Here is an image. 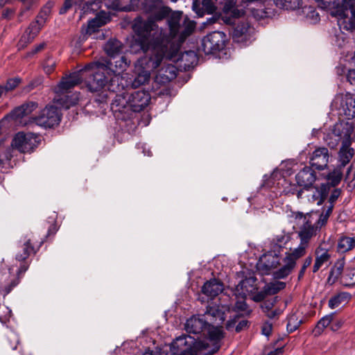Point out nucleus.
<instances>
[{
    "label": "nucleus",
    "mask_w": 355,
    "mask_h": 355,
    "mask_svg": "<svg viewBox=\"0 0 355 355\" xmlns=\"http://www.w3.org/2000/svg\"><path fill=\"white\" fill-rule=\"evenodd\" d=\"M141 10L148 15L146 20L137 17L132 28L139 37L143 49H151L152 55L148 61L141 60L146 69L140 73L135 85L144 83L149 77V71L156 68L164 59L174 60L180 46L193 31L196 24L187 17H182V12H173L162 0H144Z\"/></svg>",
    "instance_id": "f257e3e1"
},
{
    "label": "nucleus",
    "mask_w": 355,
    "mask_h": 355,
    "mask_svg": "<svg viewBox=\"0 0 355 355\" xmlns=\"http://www.w3.org/2000/svg\"><path fill=\"white\" fill-rule=\"evenodd\" d=\"M141 49L146 55L144 58L139 59L135 64L136 77L132 81L128 80L127 73H123L130 63L124 55L110 58L107 65L98 62L86 64V69H93L94 72L92 80L88 81L89 90L92 92L102 91L103 98L106 100L110 98L107 92H121L130 85L136 88L148 82L150 76L144 83L137 86L134 85L138 76L146 69V64H141L140 61L146 59L148 62L149 57L152 55L150 49L148 50H144L141 47ZM160 64L156 68L150 70L149 76L150 72L155 70Z\"/></svg>",
    "instance_id": "f03ea898"
},
{
    "label": "nucleus",
    "mask_w": 355,
    "mask_h": 355,
    "mask_svg": "<svg viewBox=\"0 0 355 355\" xmlns=\"http://www.w3.org/2000/svg\"><path fill=\"white\" fill-rule=\"evenodd\" d=\"M126 89L121 92H108L109 98H112L111 110L115 117L121 120L128 119L132 112L143 110L150 101L148 92L139 90L130 93Z\"/></svg>",
    "instance_id": "7ed1b4c3"
},
{
    "label": "nucleus",
    "mask_w": 355,
    "mask_h": 355,
    "mask_svg": "<svg viewBox=\"0 0 355 355\" xmlns=\"http://www.w3.org/2000/svg\"><path fill=\"white\" fill-rule=\"evenodd\" d=\"M186 331L189 334H193L198 337L206 338L202 341H207L210 344V354L217 352L220 347V341L223 339V334L216 329H210L208 325V320H205L202 314L196 315L189 318L184 324Z\"/></svg>",
    "instance_id": "20e7f679"
},
{
    "label": "nucleus",
    "mask_w": 355,
    "mask_h": 355,
    "mask_svg": "<svg viewBox=\"0 0 355 355\" xmlns=\"http://www.w3.org/2000/svg\"><path fill=\"white\" fill-rule=\"evenodd\" d=\"M228 295L223 294L217 301L212 302L207 306L206 311L202 314L205 320H208L211 330L216 329L223 335L221 324L226 318V313L230 311L231 304L226 302Z\"/></svg>",
    "instance_id": "39448f33"
},
{
    "label": "nucleus",
    "mask_w": 355,
    "mask_h": 355,
    "mask_svg": "<svg viewBox=\"0 0 355 355\" xmlns=\"http://www.w3.org/2000/svg\"><path fill=\"white\" fill-rule=\"evenodd\" d=\"M211 347L207 341L186 335L177 338L172 343L173 353L178 355H198L202 353L211 355L208 352Z\"/></svg>",
    "instance_id": "423d86ee"
},
{
    "label": "nucleus",
    "mask_w": 355,
    "mask_h": 355,
    "mask_svg": "<svg viewBox=\"0 0 355 355\" xmlns=\"http://www.w3.org/2000/svg\"><path fill=\"white\" fill-rule=\"evenodd\" d=\"M354 132V126L348 122H339L336 123L333 128L324 137V139L327 145L331 148H335L340 141L345 143L347 140L352 141V135Z\"/></svg>",
    "instance_id": "0eeeda50"
},
{
    "label": "nucleus",
    "mask_w": 355,
    "mask_h": 355,
    "mask_svg": "<svg viewBox=\"0 0 355 355\" xmlns=\"http://www.w3.org/2000/svg\"><path fill=\"white\" fill-rule=\"evenodd\" d=\"M307 248L304 244L300 243L297 248L286 252L282 259L283 266L273 272L274 278L284 279L289 275L295 267L297 260L305 255Z\"/></svg>",
    "instance_id": "6e6552de"
},
{
    "label": "nucleus",
    "mask_w": 355,
    "mask_h": 355,
    "mask_svg": "<svg viewBox=\"0 0 355 355\" xmlns=\"http://www.w3.org/2000/svg\"><path fill=\"white\" fill-rule=\"evenodd\" d=\"M337 9L336 15L340 28L355 31V0H341V5Z\"/></svg>",
    "instance_id": "1a4fd4ad"
},
{
    "label": "nucleus",
    "mask_w": 355,
    "mask_h": 355,
    "mask_svg": "<svg viewBox=\"0 0 355 355\" xmlns=\"http://www.w3.org/2000/svg\"><path fill=\"white\" fill-rule=\"evenodd\" d=\"M291 218L295 225L300 229L298 233L300 243L308 247L310 239L316 234L318 227L313 225L311 220V216L309 214L304 215L300 212H293Z\"/></svg>",
    "instance_id": "9d476101"
},
{
    "label": "nucleus",
    "mask_w": 355,
    "mask_h": 355,
    "mask_svg": "<svg viewBox=\"0 0 355 355\" xmlns=\"http://www.w3.org/2000/svg\"><path fill=\"white\" fill-rule=\"evenodd\" d=\"M103 3L107 9L114 11L130 12L135 10V6L132 3H127L123 0H93L85 3L83 12H96L102 7Z\"/></svg>",
    "instance_id": "9b49d317"
},
{
    "label": "nucleus",
    "mask_w": 355,
    "mask_h": 355,
    "mask_svg": "<svg viewBox=\"0 0 355 355\" xmlns=\"http://www.w3.org/2000/svg\"><path fill=\"white\" fill-rule=\"evenodd\" d=\"M40 137L32 132H19L12 139L11 146L21 153H31L37 147Z\"/></svg>",
    "instance_id": "f8f14e48"
},
{
    "label": "nucleus",
    "mask_w": 355,
    "mask_h": 355,
    "mask_svg": "<svg viewBox=\"0 0 355 355\" xmlns=\"http://www.w3.org/2000/svg\"><path fill=\"white\" fill-rule=\"evenodd\" d=\"M94 73L93 69H86L85 67L78 71L71 73L69 76L63 77L58 87L55 88L56 93H64L69 89L73 88L76 85L81 83V81L86 78L87 76H91L89 80H92L93 74ZM89 80L87 81L88 83ZM88 83L87 84V85Z\"/></svg>",
    "instance_id": "ddd939ff"
},
{
    "label": "nucleus",
    "mask_w": 355,
    "mask_h": 355,
    "mask_svg": "<svg viewBox=\"0 0 355 355\" xmlns=\"http://www.w3.org/2000/svg\"><path fill=\"white\" fill-rule=\"evenodd\" d=\"M61 119L58 108L54 105L46 106L35 118L32 119L29 123H35L36 125L44 128H51L58 125Z\"/></svg>",
    "instance_id": "4468645a"
},
{
    "label": "nucleus",
    "mask_w": 355,
    "mask_h": 355,
    "mask_svg": "<svg viewBox=\"0 0 355 355\" xmlns=\"http://www.w3.org/2000/svg\"><path fill=\"white\" fill-rule=\"evenodd\" d=\"M225 40L226 35L223 32H212L202 39L201 49L205 54L214 53L224 48Z\"/></svg>",
    "instance_id": "2eb2a0df"
},
{
    "label": "nucleus",
    "mask_w": 355,
    "mask_h": 355,
    "mask_svg": "<svg viewBox=\"0 0 355 355\" xmlns=\"http://www.w3.org/2000/svg\"><path fill=\"white\" fill-rule=\"evenodd\" d=\"M279 253L276 250H273L263 254L260 257L257 268L262 275H269L272 270L280 265V261L282 259L279 255Z\"/></svg>",
    "instance_id": "dca6fc26"
},
{
    "label": "nucleus",
    "mask_w": 355,
    "mask_h": 355,
    "mask_svg": "<svg viewBox=\"0 0 355 355\" xmlns=\"http://www.w3.org/2000/svg\"><path fill=\"white\" fill-rule=\"evenodd\" d=\"M37 107V104L35 102H28L15 108L4 119H11L17 125H26L28 124L26 118Z\"/></svg>",
    "instance_id": "f3484780"
},
{
    "label": "nucleus",
    "mask_w": 355,
    "mask_h": 355,
    "mask_svg": "<svg viewBox=\"0 0 355 355\" xmlns=\"http://www.w3.org/2000/svg\"><path fill=\"white\" fill-rule=\"evenodd\" d=\"M256 282L255 277L252 275L246 277L232 291L233 295L241 297L242 299L246 298L248 295L253 293L257 289Z\"/></svg>",
    "instance_id": "a211bd4d"
},
{
    "label": "nucleus",
    "mask_w": 355,
    "mask_h": 355,
    "mask_svg": "<svg viewBox=\"0 0 355 355\" xmlns=\"http://www.w3.org/2000/svg\"><path fill=\"white\" fill-rule=\"evenodd\" d=\"M305 190L308 193L306 194L308 200L320 205L326 199L329 191V186L327 184H322L319 187H311Z\"/></svg>",
    "instance_id": "6ab92c4d"
},
{
    "label": "nucleus",
    "mask_w": 355,
    "mask_h": 355,
    "mask_svg": "<svg viewBox=\"0 0 355 355\" xmlns=\"http://www.w3.org/2000/svg\"><path fill=\"white\" fill-rule=\"evenodd\" d=\"M295 180L298 186L309 189L315 182L316 174L311 167L305 166L297 173Z\"/></svg>",
    "instance_id": "aec40b11"
},
{
    "label": "nucleus",
    "mask_w": 355,
    "mask_h": 355,
    "mask_svg": "<svg viewBox=\"0 0 355 355\" xmlns=\"http://www.w3.org/2000/svg\"><path fill=\"white\" fill-rule=\"evenodd\" d=\"M254 31L246 21H242L236 25L233 31V39L237 42H247L249 41Z\"/></svg>",
    "instance_id": "412c9836"
},
{
    "label": "nucleus",
    "mask_w": 355,
    "mask_h": 355,
    "mask_svg": "<svg viewBox=\"0 0 355 355\" xmlns=\"http://www.w3.org/2000/svg\"><path fill=\"white\" fill-rule=\"evenodd\" d=\"M235 0H227L223 8V20L229 24H234V19L244 15V10L236 7Z\"/></svg>",
    "instance_id": "4be33fe9"
},
{
    "label": "nucleus",
    "mask_w": 355,
    "mask_h": 355,
    "mask_svg": "<svg viewBox=\"0 0 355 355\" xmlns=\"http://www.w3.org/2000/svg\"><path fill=\"white\" fill-rule=\"evenodd\" d=\"M329 150L326 148H318L315 149L310 158V164L316 169H324L329 162Z\"/></svg>",
    "instance_id": "5701e85b"
},
{
    "label": "nucleus",
    "mask_w": 355,
    "mask_h": 355,
    "mask_svg": "<svg viewBox=\"0 0 355 355\" xmlns=\"http://www.w3.org/2000/svg\"><path fill=\"white\" fill-rule=\"evenodd\" d=\"M223 290V283L216 279L206 282L202 288V293L211 299L218 296Z\"/></svg>",
    "instance_id": "b1692460"
},
{
    "label": "nucleus",
    "mask_w": 355,
    "mask_h": 355,
    "mask_svg": "<svg viewBox=\"0 0 355 355\" xmlns=\"http://www.w3.org/2000/svg\"><path fill=\"white\" fill-rule=\"evenodd\" d=\"M110 21V15L105 12H99L96 17L89 21L86 33L92 35L98 31V28Z\"/></svg>",
    "instance_id": "393cba45"
},
{
    "label": "nucleus",
    "mask_w": 355,
    "mask_h": 355,
    "mask_svg": "<svg viewBox=\"0 0 355 355\" xmlns=\"http://www.w3.org/2000/svg\"><path fill=\"white\" fill-rule=\"evenodd\" d=\"M177 76V69L173 64H166L162 67L157 72L155 80L161 83H168Z\"/></svg>",
    "instance_id": "a878e982"
},
{
    "label": "nucleus",
    "mask_w": 355,
    "mask_h": 355,
    "mask_svg": "<svg viewBox=\"0 0 355 355\" xmlns=\"http://www.w3.org/2000/svg\"><path fill=\"white\" fill-rule=\"evenodd\" d=\"M340 110L347 119L355 116V96L347 94L342 100Z\"/></svg>",
    "instance_id": "bb28decb"
},
{
    "label": "nucleus",
    "mask_w": 355,
    "mask_h": 355,
    "mask_svg": "<svg viewBox=\"0 0 355 355\" xmlns=\"http://www.w3.org/2000/svg\"><path fill=\"white\" fill-rule=\"evenodd\" d=\"M315 259L313 266V272H317L324 264H327L331 258L328 250L318 247L315 252Z\"/></svg>",
    "instance_id": "cd10ccee"
},
{
    "label": "nucleus",
    "mask_w": 355,
    "mask_h": 355,
    "mask_svg": "<svg viewBox=\"0 0 355 355\" xmlns=\"http://www.w3.org/2000/svg\"><path fill=\"white\" fill-rule=\"evenodd\" d=\"M352 142L347 140L345 143L342 144L338 153L339 161L342 167L346 166L354 156V150L350 147Z\"/></svg>",
    "instance_id": "c85d7f7f"
},
{
    "label": "nucleus",
    "mask_w": 355,
    "mask_h": 355,
    "mask_svg": "<svg viewBox=\"0 0 355 355\" xmlns=\"http://www.w3.org/2000/svg\"><path fill=\"white\" fill-rule=\"evenodd\" d=\"M345 259H338L332 268L330 270L329 275L327 278V283L330 285L334 284L338 278H341V276L344 273V267H345Z\"/></svg>",
    "instance_id": "c756f323"
},
{
    "label": "nucleus",
    "mask_w": 355,
    "mask_h": 355,
    "mask_svg": "<svg viewBox=\"0 0 355 355\" xmlns=\"http://www.w3.org/2000/svg\"><path fill=\"white\" fill-rule=\"evenodd\" d=\"M214 1V0H203L202 8L197 1H194L192 6L193 10L198 17H202L205 12L209 14L212 13L216 9Z\"/></svg>",
    "instance_id": "7c9ffc66"
},
{
    "label": "nucleus",
    "mask_w": 355,
    "mask_h": 355,
    "mask_svg": "<svg viewBox=\"0 0 355 355\" xmlns=\"http://www.w3.org/2000/svg\"><path fill=\"white\" fill-rule=\"evenodd\" d=\"M355 248V236L343 235L338 240L337 243V251L343 254Z\"/></svg>",
    "instance_id": "2f4dec72"
},
{
    "label": "nucleus",
    "mask_w": 355,
    "mask_h": 355,
    "mask_svg": "<svg viewBox=\"0 0 355 355\" xmlns=\"http://www.w3.org/2000/svg\"><path fill=\"white\" fill-rule=\"evenodd\" d=\"M104 50L110 58H112L117 56L122 51L123 45L120 41L116 39H111L105 44Z\"/></svg>",
    "instance_id": "473e14b6"
},
{
    "label": "nucleus",
    "mask_w": 355,
    "mask_h": 355,
    "mask_svg": "<svg viewBox=\"0 0 355 355\" xmlns=\"http://www.w3.org/2000/svg\"><path fill=\"white\" fill-rule=\"evenodd\" d=\"M198 56L195 51H185L181 55L180 61L183 63L182 66L185 70H189L193 67L198 62Z\"/></svg>",
    "instance_id": "72a5a7b5"
},
{
    "label": "nucleus",
    "mask_w": 355,
    "mask_h": 355,
    "mask_svg": "<svg viewBox=\"0 0 355 355\" xmlns=\"http://www.w3.org/2000/svg\"><path fill=\"white\" fill-rule=\"evenodd\" d=\"M277 7L286 10H295L302 6V0H273Z\"/></svg>",
    "instance_id": "f704fd0d"
},
{
    "label": "nucleus",
    "mask_w": 355,
    "mask_h": 355,
    "mask_svg": "<svg viewBox=\"0 0 355 355\" xmlns=\"http://www.w3.org/2000/svg\"><path fill=\"white\" fill-rule=\"evenodd\" d=\"M350 297V294L347 292L340 293L330 298L329 300V306L332 309L338 308L341 304L347 303Z\"/></svg>",
    "instance_id": "c9c22d12"
},
{
    "label": "nucleus",
    "mask_w": 355,
    "mask_h": 355,
    "mask_svg": "<svg viewBox=\"0 0 355 355\" xmlns=\"http://www.w3.org/2000/svg\"><path fill=\"white\" fill-rule=\"evenodd\" d=\"M340 283L347 287L355 285V268H347L340 278Z\"/></svg>",
    "instance_id": "e433bc0d"
},
{
    "label": "nucleus",
    "mask_w": 355,
    "mask_h": 355,
    "mask_svg": "<svg viewBox=\"0 0 355 355\" xmlns=\"http://www.w3.org/2000/svg\"><path fill=\"white\" fill-rule=\"evenodd\" d=\"M335 313H331L322 317L317 323L314 329L315 335H320L321 332L326 328L333 320Z\"/></svg>",
    "instance_id": "4c0bfd02"
},
{
    "label": "nucleus",
    "mask_w": 355,
    "mask_h": 355,
    "mask_svg": "<svg viewBox=\"0 0 355 355\" xmlns=\"http://www.w3.org/2000/svg\"><path fill=\"white\" fill-rule=\"evenodd\" d=\"M342 177L343 172L341 168H334L327 175L328 184H330L333 187L336 186L340 183Z\"/></svg>",
    "instance_id": "58836bf2"
},
{
    "label": "nucleus",
    "mask_w": 355,
    "mask_h": 355,
    "mask_svg": "<svg viewBox=\"0 0 355 355\" xmlns=\"http://www.w3.org/2000/svg\"><path fill=\"white\" fill-rule=\"evenodd\" d=\"M235 298L236 299L234 306L235 311L242 315H249L251 311L245 301V298L242 299L241 297L236 296H235Z\"/></svg>",
    "instance_id": "ea45409f"
},
{
    "label": "nucleus",
    "mask_w": 355,
    "mask_h": 355,
    "mask_svg": "<svg viewBox=\"0 0 355 355\" xmlns=\"http://www.w3.org/2000/svg\"><path fill=\"white\" fill-rule=\"evenodd\" d=\"M34 248L31 245V239H28L24 241L23 245V254L18 253L16 255V259L19 261L25 260L32 252H34Z\"/></svg>",
    "instance_id": "a19ab883"
},
{
    "label": "nucleus",
    "mask_w": 355,
    "mask_h": 355,
    "mask_svg": "<svg viewBox=\"0 0 355 355\" xmlns=\"http://www.w3.org/2000/svg\"><path fill=\"white\" fill-rule=\"evenodd\" d=\"M44 26V24H40L37 22V20L35 19V21L32 22L28 29L26 30V33L28 35V40H33L40 32L42 27Z\"/></svg>",
    "instance_id": "79ce46f5"
},
{
    "label": "nucleus",
    "mask_w": 355,
    "mask_h": 355,
    "mask_svg": "<svg viewBox=\"0 0 355 355\" xmlns=\"http://www.w3.org/2000/svg\"><path fill=\"white\" fill-rule=\"evenodd\" d=\"M319 6L324 9L339 8L341 0H316Z\"/></svg>",
    "instance_id": "37998d69"
},
{
    "label": "nucleus",
    "mask_w": 355,
    "mask_h": 355,
    "mask_svg": "<svg viewBox=\"0 0 355 355\" xmlns=\"http://www.w3.org/2000/svg\"><path fill=\"white\" fill-rule=\"evenodd\" d=\"M286 286V284L282 282H271L267 285V291L270 294H275L279 291L284 289Z\"/></svg>",
    "instance_id": "c03bdc74"
},
{
    "label": "nucleus",
    "mask_w": 355,
    "mask_h": 355,
    "mask_svg": "<svg viewBox=\"0 0 355 355\" xmlns=\"http://www.w3.org/2000/svg\"><path fill=\"white\" fill-rule=\"evenodd\" d=\"M347 42V37L345 33L342 31H340L337 34L335 35L334 39V44L341 48L344 46Z\"/></svg>",
    "instance_id": "a18cd8bd"
},
{
    "label": "nucleus",
    "mask_w": 355,
    "mask_h": 355,
    "mask_svg": "<svg viewBox=\"0 0 355 355\" xmlns=\"http://www.w3.org/2000/svg\"><path fill=\"white\" fill-rule=\"evenodd\" d=\"M51 10L49 6L44 7L36 17L37 22L44 24Z\"/></svg>",
    "instance_id": "49530a36"
},
{
    "label": "nucleus",
    "mask_w": 355,
    "mask_h": 355,
    "mask_svg": "<svg viewBox=\"0 0 355 355\" xmlns=\"http://www.w3.org/2000/svg\"><path fill=\"white\" fill-rule=\"evenodd\" d=\"M288 240V237L280 235L276 238V243H274V250H276L278 252H280L283 248V245L286 243Z\"/></svg>",
    "instance_id": "de8ad7c7"
},
{
    "label": "nucleus",
    "mask_w": 355,
    "mask_h": 355,
    "mask_svg": "<svg viewBox=\"0 0 355 355\" xmlns=\"http://www.w3.org/2000/svg\"><path fill=\"white\" fill-rule=\"evenodd\" d=\"M55 67V62L51 58H48L44 62L43 67L44 71L49 74L51 73Z\"/></svg>",
    "instance_id": "09e8293b"
},
{
    "label": "nucleus",
    "mask_w": 355,
    "mask_h": 355,
    "mask_svg": "<svg viewBox=\"0 0 355 355\" xmlns=\"http://www.w3.org/2000/svg\"><path fill=\"white\" fill-rule=\"evenodd\" d=\"M312 263V257H307L303 263V265L299 272L298 279H300L303 277L304 275L305 271L308 267L310 266V265Z\"/></svg>",
    "instance_id": "8fccbe9b"
},
{
    "label": "nucleus",
    "mask_w": 355,
    "mask_h": 355,
    "mask_svg": "<svg viewBox=\"0 0 355 355\" xmlns=\"http://www.w3.org/2000/svg\"><path fill=\"white\" fill-rule=\"evenodd\" d=\"M20 80L19 78H12L8 80L6 85L3 87V91H9L15 89L19 83Z\"/></svg>",
    "instance_id": "3c124183"
},
{
    "label": "nucleus",
    "mask_w": 355,
    "mask_h": 355,
    "mask_svg": "<svg viewBox=\"0 0 355 355\" xmlns=\"http://www.w3.org/2000/svg\"><path fill=\"white\" fill-rule=\"evenodd\" d=\"M341 191L339 189H335L332 191L330 197L329 198V204L334 205L335 202L338 200L340 196Z\"/></svg>",
    "instance_id": "603ef678"
},
{
    "label": "nucleus",
    "mask_w": 355,
    "mask_h": 355,
    "mask_svg": "<svg viewBox=\"0 0 355 355\" xmlns=\"http://www.w3.org/2000/svg\"><path fill=\"white\" fill-rule=\"evenodd\" d=\"M24 10L20 13V17H22L24 13L31 8V6L36 2V0H22Z\"/></svg>",
    "instance_id": "864d4df0"
},
{
    "label": "nucleus",
    "mask_w": 355,
    "mask_h": 355,
    "mask_svg": "<svg viewBox=\"0 0 355 355\" xmlns=\"http://www.w3.org/2000/svg\"><path fill=\"white\" fill-rule=\"evenodd\" d=\"M73 5V0H64L63 6L60 10V14L66 13Z\"/></svg>",
    "instance_id": "5fc2aeb1"
},
{
    "label": "nucleus",
    "mask_w": 355,
    "mask_h": 355,
    "mask_svg": "<svg viewBox=\"0 0 355 355\" xmlns=\"http://www.w3.org/2000/svg\"><path fill=\"white\" fill-rule=\"evenodd\" d=\"M329 219V217L324 215L322 213L320 214L319 218L318 219L317 224L315 225V227H318V230L322 226H324L327 220Z\"/></svg>",
    "instance_id": "6e6d98bb"
},
{
    "label": "nucleus",
    "mask_w": 355,
    "mask_h": 355,
    "mask_svg": "<svg viewBox=\"0 0 355 355\" xmlns=\"http://www.w3.org/2000/svg\"><path fill=\"white\" fill-rule=\"evenodd\" d=\"M272 326L270 322H265L262 326V334L268 336L272 331Z\"/></svg>",
    "instance_id": "4d7b16f0"
},
{
    "label": "nucleus",
    "mask_w": 355,
    "mask_h": 355,
    "mask_svg": "<svg viewBox=\"0 0 355 355\" xmlns=\"http://www.w3.org/2000/svg\"><path fill=\"white\" fill-rule=\"evenodd\" d=\"M347 80L351 85L355 86V69L349 70Z\"/></svg>",
    "instance_id": "13d9d810"
},
{
    "label": "nucleus",
    "mask_w": 355,
    "mask_h": 355,
    "mask_svg": "<svg viewBox=\"0 0 355 355\" xmlns=\"http://www.w3.org/2000/svg\"><path fill=\"white\" fill-rule=\"evenodd\" d=\"M19 283L18 280H13L12 281L10 285L8 287H5V289L3 290V293H2L3 296H6L8 295L12 290L13 287H15L16 285H17Z\"/></svg>",
    "instance_id": "bf43d9fd"
},
{
    "label": "nucleus",
    "mask_w": 355,
    "mask_h": 355,
    "mask_svg": "<svg viewBox=\"0 0 355 355\" xmlns=\"http://www.w3.org/2000/svg\"><path fill=\"white\" fill-rule=\"evenodd\" d=\"M293 320H294V317H291L288 319V322L287 324V330L289 332H293V331H295L297 328V324H292Z\"/></svg>",
    "instance_id": "052dcab7"
},
{
    "label": "nucleus",
    "mask_w": 355,
    "mask_h": 355,
    "mask_svg": "<svg viewBox=\"0 0 355 355\" xmlns=\"http://www.w3.org/2000/svg\"><path fill=\"white\" fill-rule=\"evenodd\" d=\"M247 325H248V321L247 320H243L240 321L239 322V324L236 327V332L241 331L243 329L246 327Z\"/></svg>",
    "instance_id": "680f3d73"
},
{
    "label": "nucleus",
    "mask_w": 355,
    "mask_h": 355,
    "mask_svg": "<svg viewBox=\"0 0 355 355\" xmlns=\"http://www.w3.org/2000/svg\"><path fill=\"white\" fill-rule=\"evenodd\" d=\"M308 17H311L313 22H316L320 19L319 14L314 10H311L309 14H308Z\"/></svg>",
    "instance_id": "e2e57ef3"
},
{
    "label": "nucleus",
    "mask_w": 355,
    "mask_h": 355,
    "mask_svg": "<svg viewBox=\"0 0 355 355\" xmlns=\"http://www.w3.org/2000/svg\"><path fill=\"white\" fill-rule=\"evenodd\" d=\"M334 205L329 204L322 212L324 215L329 217L331 214L332 213L333 209H334Z\"/></svg>",
    "instance_id": "0e129e2a"
},
{
    "label": "nucleus",
    "mask_w": 355,
    "mask_h": 355,
    "mask_svg": "<svg viewBox=\"0 0 355 355\" xmlns=\"http://www.w3.org/2000/svg\"><path fill=\"white\" fill-rule=\"evenodd\" d=\"M334 205L329 204L322 212L324 215L329 217L331 214L332 213L333 209H334Z\"/></svg>",
    "instance_id": "69168bd1"
},
{
    "label": "nucleus",
    "mask_w": 355,
    "mask_h": 355,
    "mask_svg": "<svg viewBox=\"0 0 355 355\" xmlns=\"http://www.w3.org/2000/svg\"><path fill=\"white\" fill-rule=\"evenodd\" d=\"M45 43H41L37 46H35V48L33 49V51L31 52V54H35L37 53H38L39 51H42L44 46H45Z\"/></svg>",
    "instance_id": "338daca9"
},
{
    "label": "nucleus",
    "mask_w": 355,
    "mask_h": 355,
    "mask_svg": "<svg viewBox=\"0 0 355 355\" xmlns=\"http://www.w3.org/2000/svg\"><path fill=\"white\" fill-rule=\"evenodd\" d=\"M234 324H235L234 320H228L226 324V329L227 330H230L232 328L234 327Z\"/></svg>",
    "instance_id": "774afa93"
}]
</instances>
